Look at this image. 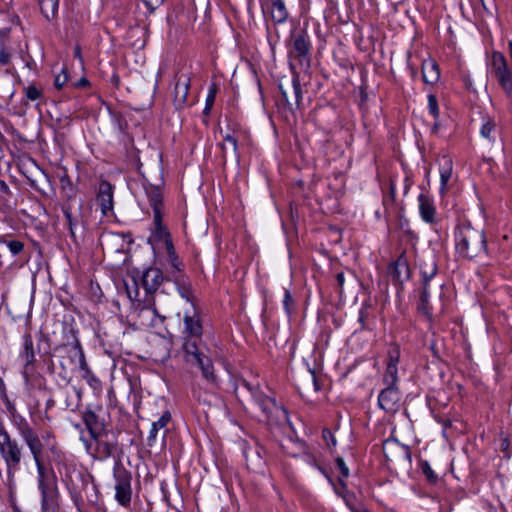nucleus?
I'll use <instances>...</instances> for the list:
<instances>
[{"mask_svg":"<svg viewBox=\"0 0 512 512\" xmlns=\"http://www.w3.org/2000/svg\"><path fill=\"white\" fill-rule=\"evenodd\" d=\"M183 345L184 360L187 363L198 366L201 369L203 377L214 382L216 376L211 359L204 354V344L202 342L203 327L200 316L196 308L191 305L186 310L183 317Z\"/></svg>","mask_w":512,"mask_h":512,"instance_id":"nucleus-1","label":"nucleus"},{"mask_svg":"<svg viewBox=\"0 0 512 512\" xmlns=\"http://www.w3.org/2000/svg\"><path fill=\"white\" fill-rule=\"evenodd\" d=\"M15 427L23 442L28 447L37 468L38 487L42 496V509L44 512L54 510L57 499V489L55 485L45 481V467L43 463L45 441H48L49 434L40 437L28 421L22 417L18 421H15Z\"/></svg>","mask_w":512,"mask_h":512,"instance_id":"nucleus-2","label":"nucleus"},{"mask_svg":"<svg viewBox=\"0 0 512 512\" xmlns=\"http://www.w3.org/2000/svg\"><path fill=\"white\" fill-rule=\"evenodd\" d=\"M163 279L162 271L155 267L146 269L141 277V283L146 296L143 300V307L139 311V316L147 317L149 314H152L153 317L150 319L151 325H154L155 318H158L161 322L166 319V316L161 312L167 311L168 302L166 301L165 293L158 291Z\"/></svg>","mask_w":512,"mask_h":512,"instance_id":"nucleus-3","label":"nucleus"},{"mask_svg":"<svg viewBox=\"0 0 512 512\" xmlns=\"http://www.w3.org/2000/svg\"><path fill=\"white\" fill-rule=\"evenodd\" d=\"M455 249L459 256L473 259L486 253V239L483 230L470 223L460 224L455 231Z\"/></svg>","mask_w":512,"mask_h":512,"instance_id":"nucleus-4","label":"nucleus"},{"mask_svg":"<svg viewBox=\"0 0 512 512\" xmlns=\"http://www.w3.org/2000/svg\"><path fill=\"white\" fill-rule=\"evenodd\" d=\"M0 456L5 464L9 482L14 481L25 457L23 445L3 427L0 426Z\"/></svg>","mask_w":512,"mask_h":512,"instance_id":"nucleus-5","label":"nucleus"},{"mask_svg":"<svg viewBox=\"0 0 512 512\" xmlns=\"http://www.w3.org/2000/svg\"><path fill=\"white\" fill-rule=\"evenodd\" d=\"M240 385L251 393L252 397L255 399L265 414L267 420H287V411L282 406L277 405L274 399L265 396L260 391L258 385H252L246 380H243Z\"/></svg>","mask_w":512,"mask_h":512,"instance_id":"nucleus-6","label":"nucleus"},{"mask_svg":"<svg viewBox=\"0 0 512 512\" xmlns=\"http://www.w3.org/2000/svg\"><path fill=\"white\" fill-rule=\"evenodd\" d=\"M383 452L390 467L395 469H409L411 467V451L409 446L403 445L394 438L383 442Z\"/></svg>","mask_w":512,"mask_h":512,"instance_id":"nucleus-7","label":"nucleus"},{"mask_svg":"<svg viewBox=\"0 0 512 512\" xmlns=\"http://www.w3.org/2000/svg\"><path fill=\"white\" fill-rule=\"evenodd\" d=\"M56 353L55 357L64 373L85 366L86 359L79 342L62 345L56 349Z\"/></svg>","mask_w":512,"mask_h":512,"instance_id":"nucleus-8","label":"nucleus"},{"mask_svg":"<svg viewBox=\"0 0 512 512\" xmlns=\"http://www.w3.org/2000/svg\"><path fill=\"white\" fill-rule=\"evenodd\" d=\"M311 49L310 37L305 30L293 33L289 42L288 56L296 60L301 66H309V54Z\"/></svg>","mask_w":512,"mask_h":512,"instance_id":"nucleus-9","label":"nucleus"},{"mask_svg":"<svg viewBox=\"0 0 512 512\" xmlns=\"http://www.w3.org/2000/svg\"><path fill=\"white\" fill-rule=\"evenodd\" d=\"M144 189L149 203L153 209V222L155 226V232L158 237L167 238L169 234L162 224V191L159 186H154L152 184H144Z\"/></svg>","mask_w":512,"mask_h":512,"instance_id":"nucleus-10","label":"nucleus"},{"mask_svg":"<svg viewBox=\"0 0 512 512\" xmlns=\"http://www.w3.org/2000/svg\"><path fill=\"white\" fill-rule=\"evenodd\" d=\"M115 479L116 500L122 506H127L131 501V473L120 463L117 462L113 468Z\"/></svg>","mask_w":512,"mask_h":512,"instance_id":"nucleus-11","label":"nucleus"},{"mask_svg":"<svg viewBox=\"0 0 512 512\" xmlns=\"http://www.w3.org/2000/svg\"><path fill=\"white\" fill-rule=\"evenodd\" d=\"M401 395L397 386L387 385L378 397L381 409L389 413H395L400 407Z\"/></svg>","mask_w":512,"mask_h":512,"instance_id":"nucleus-12","label":"nucleus"},{"mask_svg":"<svg viewBox=\"0 0 512 512\" xmlns=\"http://www.w3.org/2000/svg\"><path fill=\"white\" fill-rule=\"evenodd\" d=\"M400 359V350L398 346H393L388 351V363L383 377L386 385L396 386L398 382V362Z\"/></svg>","mask_w":512,"mask_h":512,"instance_id":"nucleus-13","label":"nucleus"},{"mask_svg":"<svg viewBox=\"0 0 512 512\" xmlns=\"http://www.w3.org/2000/svg\"><path fill=\"white\" fill-rule=\"evenodd\" d=\"M83 421L91 438L103 437L106 434L105 422L95 411L86 410L83 413Z\"/></svg>","mask_w":512,"mask_h":512,"instance_id":"nucleus-14","label":"nucleus"},{"mask_svg":"<svg viewBox=\"0 0 512 512\" xmlns=\"http://www.w3.org/2000/svg\"><path fill=\"white\" fill-rule=\"evenodd\" d=\"M262 8L275 24H282L288 19L289 13L284 0H269Z\"/></svg>","mask_w":512,"mask_h":512,"instance_id":"nucleus-15","label":"nucleus"},{"mask_svg":"<svg viewBox=\"0 0 512 512\" xmlns=\"http://www.w3.org/2000/svg\"><path fill=\"white\" fill-rule=\"evenodd\" d=\"M190 87V77L188 74H180L176 78L174 87V104L176 108L181 109L187 102V95Z\"/></svg>","mask_w":512,"mask_h":512,"instance_id":"nucleus-16","label":"nucleus"},{"mask_svg":"<svg viewBox=\"0 0 512 512\" xmlns=\"http://www.w3.org/2000/svg\"><path fill=\"white\" fill-rule=\"evenodd\" d=\"M97 201L104 215L113 209V187L108 181H102L99 184Z\"/></svg>","mask_w":512,"mask_h":512,"instance_id":"nucleus-17","label":"nucleus"},{"mask_svg":"<svg viewBox=\"0 0 512 512\" xmlns=\"http://www.w3.org/2000/svg\"><path fill=\"white\" fill-rule=\"evenodd\" d=\"M422 79L425 84L434 85L440 79V70L435 60L429 58L422 62Z\"/></svg>","mask_w":512,"mask_h":512,"instance_id":"nucleus-18","label":"nucleus"},{"mask_svg":"<svg viewBox=\"0 0 512 512\" xmlns=\"http://www.w3.org/2000/svg\"><path fill=\"white\" fill-rule=\"evenodd\" d=\"M171 420V414L169 411H165L162 416L157 420L154 421L151 425L149 435L147 438V443L149 446H152L157 439L159 431H163V436L166 434V426Z\"/></svg>","mask_w":512,"mask_h":512,"instance_id":"nucleus-19","label":"nucleus"},{"mask_svg":"<svg viewBox=\"0 0 512 512\" xmlns=\"http://www.w3.org/2000/svg\"><path fill=\"white\" fill-rule=\"evenodd\" d=\"M418 202L421 218L427 223H433L436 213L433 201L425 194H420Z\"/></svg>","mask_w":512,"mask_h":512,"instance_id":"nucleus-20","label":"nucleus"},{"mask_svg":"<svg viewBox=\"0 0 512 512\" xmlns=\"http://www.w3.org/2000/svg\"><path fill=\"white\" fill-rule=\"evenodd\" d=\"M20 358L24 362L25 369L33 366L35 363V351L33 340L30 334L23 335V350L20 352Z\"/></svg>","mask_w":512,"mask_h":512,"instance_id":"nucleus-21","label":"nucleus"},{"mask_svg":"<svg viewBox=\"0 0 512 512\" xmlns=\"http://www.w3.org/2000/svg\"><path fill=\"white\" fill-rule=\"evenodd\" d=\"M94 441H95V449L93 452L88 451L89 453H91L92 455H94V457L98 458V459H106L108 457H110L114 450H115V445L106 441V440H103V437H98V438H92Z\"/></svg>","mask_w":512,"mask_h":512,"instance_id":"nucleus-22","label":"nucleus"},{"mask_svg":"<svg viewBox=\"0 0 512 512\" xmlns=\"http://www.w3.org/2000/svg\"><path fill=\"white\" fill-rule=\"evenodd\" d=\"M101 245L109 251L120 252L124 248V239L118 233H107L101 237Z\"/></svg>","mask_w":512,"mask_h":512,"instance_id":"nucleus-23","label":"nucleus"},{"mask_svg":"<svg viewBox=\"0 0 512 512\" xmlns=\"http://www.w3.org/2000/svg\"><path fill=\"white\" fill-rule=\"evenodd\" d=\"M166 243V249L168 254V272L175 278V280H178V276L176 273H180L181 271V262L179 261L172 242L169 239L165 240Z\"/></svg>","mask_w":512,"mask_h":512,"instance_id":"nucleus-24","label":"nucleus"},{"mask_svg":"<svg viewBox=\"0 0 512 512\" xmlns=\"http://www.w3.org/2000/svg\"><path fill=\"white\" fill-rule=\"evenodd\" d=\"M452 176V160L443 156L440 162V191L444 193Z\"/></svg>","mask_w":512,"mask_h":512,"instance_id":"nucleus-25","label":"nucleus"},{"mask_svg":"<svg viewBox=\"0 0 512 512\" xmlns=\"http://www.w3.org/2000/svg\"><path fill=\"white\" fill-rule=\"evenodd\" d=\"M247 466L252 469H259L263 465V458L259 447H248L244 451Z\"/></svg>","mask_w":512,"mask_h":512,"instance_id":"nucleus-26","label":"nucleus"},{"mask_svg":"<svg viewBox=\"0 0 512 512\" xmlns=\"http://www.w3.org/2000/svg\"><path fill=\"white\" fill-rule=\"evenodd\" d=\"M41 13L48 20L55 18L58 11L59 0H38Z\"/></svg>","mask_w":512,"mask_h":512,"instance_id":"nucleus-27","label":"nucleus"},{"mask_svg":"<svg viewBox=\"0 0 512 512\" xmlns=\"http://www.w3.org/2000/svg\"><path fill=\"white\" fill-rule=\"evenodd\" d=\"M62 211H63L64 216L68 222L70 234L73 238H75V228L78 224V217L76 215H74V213L72 211V207L68 202L63 203Z\"/></svg>","mask_w":512,"mask_h":512,"instance_id":"nucleus-28","label":"nucleus"},{"mask_svg":"<svg viewBox=\"0 0 512 512\" xmlns=\"http://www.w3.org/2000/svg\"><path fill=\"white\" fill-rule=\"evenodd\" d=\"M220 148L222 150L224 159L226 158L228 153L236 154L238 148L237 140L230 134H227L224 137L222 143H220Z\"/></svg>","mask_w":512,"mask_h":512,"instance_id":"nucleus-29","label":"nucleus"},{"mask_svg":"<svg viewBox=\"0 0 512 512\" xmlns=\"http://www.w3.org/2000/svg\"><path fill=\"white\" fill-rule=\"evenodd\" d=\"M82 371V377L87 381V383L94 389L98 388L100 385L99 379L92 373L87 362H85V366H81L79 368Z\"/></svg>","mask_w":512,"mask_h":512,"instance_id":"nucleus-30","label":"nucleus"},{"mask_svg":"<svg viewBox=\"0 0 512 512\" xmlns=\"http://www.w3.org/2000/svg\"><path fill=\"white\" fill-rule=\"evenodd\" d=\"M495 130H496V123L493 120H491L490 118H488L482 124L480 133L484 138H486L488 140H494L493 132H495Z\"/></svg>","mask_w":512,"mask_h":512,"instance_id":"nucleus-31","label":"nucleus"},{"mask_svg":"<svg viewBox=\"0 0 512 512\" xmlns=\"http://www.w3.org/2000/svg\"><path fill=\"white\" fill-rule=\"evenodd\" d=\"M419 309L427 316H430L431 308L429 306V289L427 284L423 286V290L420 297Z\"/></svg>","mask_w":512,"mask_h":512,"instance_id":"nucleus-32","label":"nucleus"},{"mask_svg":"<svg viewBox=\"0 0 512 512\" xmlns=\"http://www.w3.org/2000/svg\"><path fill=\"white\" fill-rule=\"evenodd\" d=\"M24 94H25L26 99H28L30 101H36V100L42 98V96H43L42 89L37 87L34 84L24 87Z\"/></svg>","mask_w":512,"mask_h":512,"instance_id":"nucleus-33","label":"nucleus"},{"mask_svg":"<svg viewBox=\"0 0 512 512\" xmlns=\"http://www.w3.org/2000/svg\"><path fill=\"white\" fill-rule=\"evenodd\" d=\"M436 272L437 268L434 262H431L429 265L421 268L423 286H425V284L428 285L429 280L435 276Z\"/></svg>","mask_w":512,"mask_h":512,"instance_id":"nucleus-34","label":"nucleus"},{"mask_svg":"<svg viewBox=\"0 0 512 512\" xmlns=\"http://www.w3.org/2000/svg\"><path fill=\"white\" fill-rule=\"evenodd\" d=\"M125 287H126V292H127L129 299L130 300H138L139 289H138L137 281L133 278L131 284H129L127 282L125 283Z\"/></svg>","mask_w":512,"mask_h":512,"instance_id":"nucleus-35","label":"nucleus"},{"mask_svg":"<svg viewBox=\"0 0 512 512\" xmlns=\"http://www.w3.org/2000/svg\"><path fill=\"white\" fill-rule=\"evenodd\" d=\"M292 91L294 95V102L295 105L298 107L300 104V101L302 99V90L301 85L297 77H294L292 79Z\"/></svg>","mask_w":512,"mask_h":512,"instance_id":"nucleus-36","label":"nucleus"},{"mask_svg":"<svg viewBox=\"0 0 512 512\" xmlns=\"http://www.w3.org/2000/svg\"><path fill=\"white\" fill-rule=\"evenodd\" d=\"M428 109L434 118L439 116L438 102L435 95H428Z\"/></svg>","mask_w":512,"mask_h":512,"instance_id":"nucleus-37","label":"nucleus"},{"mask_svg":"<svg viewBox=\"0 0 512 512\" xmlns=\"http://www.w3.org/2000/svg\"><path fill=\"white\" fill-rule=\"evenodd\" d=\"M7 246L13 255H17V254L21 253L24 248L23 242L18 241V240L9 241L7 243Z\"/></svg>","mask_w":512,"mask_h":512,"instance_id":"nucleus-38","label":"nucleus"},{"mask_svg":"<svg viewBox=\"0 0 512 512\" xmlns=\"http://www.w3.org/2000/svg\"><path fill=\"white\" fill-rule=\"evenodd\" d=\"M335 465L342 478H347L349 476V469L341 457L336 458Z\"/></svg>","mask_w":512,"mask_h":512,"instance_id":"nucleus-39","label":"nucleus"},{"mask_svg":"<svg viewBox=\"0 0 512 512\" xmlns=\"http://www.w3.org/2000/svg\"><path fill=\"white\" fill-rule=\"evenodd\" d=\"M215 95H216V87H215V85H213L207 95V98H206V107L204 110L205 113H209V111L214 103Z\"/></svg>","mask_w":512,"mask_h":512,"instance_id":"nucleus-40","label":"nucleus"},{"mask_svg":"<svg viewBox=\"0 0 512 512\" xmlns=\"http://www.w3.org/2000/svg\"><path fill=\"white\" fill-rule=\"evenodd\" d=\"M283 306L288 314H290L293 310V299L291 297V294L288 290H285L284 293V299H283Z\"/></svg>","mask_w":512,"mask_h":512,"instance_id":"nucleus-41","label":"nucleus"},{"mask_svg":"<svg viewBox=\"0 0 512 512\" xmlns=\"http://www.w3.org/2000/svg\"><path fill=\"white\" fill-rule=\"evenodd\" d=\"M322 436L328 446H336V439L329 429H323Z\"/></svg>","mask_w":512,"mask_h":512,"instance_id":"nucleus-42","label":"nucleus"},{"mask_svg":"<svg viewBox=\"0 0 512 512\" xmlns=\"http://www.w3.org/2000/svg\"><path fill=\"white\" fill-rule=\"evenodd\" d=\"M422 470L430 482H435L437 480V478H438L437 475L434 473V471L432 470V468L429 466L428 463L425 462L422 465Z\"/></svg>","mask_w":512,"mask_h":512,"instance_id":"nucleus-43","label":"nucleus"},{"mask_svg":"<svg viewBox=\"0 0 512 512\" xmlns=\"http://www.w3.org/2000/svg\"><path fill=\"white\" fill-rule=\"evenodd\" d=\"M10 62V54L6 51L5 47L0 48V64L6 65Z\"/></svg>","mask_w":512,"mask_h":512,"instance_id":"nucleus-44","label":"nucleus"},{"mask_svg":"<svg viewBox=\"0 0 512 512\" xmlns=\"http://www.w3.org/2000/svg\"><path fill=\"white\" fill-rule=\"evenodd\" d=\"M148 9L151 11L155 10L158 6L163 3V0H142Z\"/></svg>","mask_w":512,"mask_h":512,"instance_id":"nucleus-45","label":"nucleus"},{"mask_svg":"<svg viewBox=\"0 0 512 512\" xmlns=\"http://www.w3.org/2000/svg\"><path fill=\"white\" fill-rule=\"evenodd\" d=\"M74 427L77 430H80V432H81L80 440L84 443V445L86 447V450L90 451L92 449V444L83 436V430L81 429V425L80 424H75Z\"/></svg>","mask_w":512,"mask_h":512,"instance_id":"nucleus-46","label":"nucleus"},{"mask_svg":"<svg viewBox=\"0 0 512 512\" xmlns=\"http://www.w3.org/2000/svg\"><path fill=\"white\" fill-rule=\"evenodd\" d=\"M389 190H390V193H389V196H386L384 198V204L387 205L388 202L390 203H393L394 202V198H395V187L393 185L392 182H390L389 184Z\"/></svg>","mask_w":512,"mask_h":512,"instance_id":"nucleus-47","label":"nucleus"},{"mask_svg":"<svg viewBox=\"0 0 512 512\" xmlns=\"http://www.w3.org/2000/svg\"><path fill=\"white\" fill-rule=\"evenodd\" d=\"M66 80H67V76L65 74L57 75L55 78V82H54L55 87L57 89H61L65 85Z\"/></svg>","mask_w":512,"mask_h":512,"instance_id":"nucleus-48","label":"nucleus"},{"mask_svg":"<svg viewBox=\"0 0 512 512\" xmlns=\"http://www.w3.org/2000/svg\"><path fill=\"white\" fill-rule=\"evenodd\" d=\"M366 318H367V311L365 309H361L359 312L358 321L361 324L362 328H365Z\"/></svg>","mask_w":512,"mask_h":512,"instance_id":"nucleus-49","label":"nucleus"},{"mask_svg":"<svg viewBox=\"0 0 512 512\" xmlns=\"http://www.w3.org/2000/svg\"><path fill=\"white\" fill-rule=\"evenodd\" d=\"M400 268H403V269H405L406 271L408 270V267H407V265H406V262H405V260H403V259H398V260L396 261V263H395V269H396V270H398V269H400Z\"/></svg>","mask_w":512,"mask_h":512,"instance_id":"nucleus-50","label":"nucleus"},{"mask_svg":"<svg viewBox=\"0 0 512 512\" xmlns=\"http://www.w3.org/2000/svg\"><path fill=\"white\" fill-rule=\"evenodd\" d=\"M280 90H281V94H282V97L284 99V101L288 104V105H291V102H290V99H289V96H288V93L286 90L283 89V86L280 85L279 86Z\"/></svg>","mask_w":512,"mask_h":512,"instance_id":"nucleus-51","label":"nucleus"},{"mask_svg":"<svg viewBox=\"0 0 512 512\" xmlns=\"http://www.w3.org/2000/svg\"><path fill=\"white\" fill-rule=\"evenodd\" d=\"M336 280L339 287L342 288L344 285V273H338L336 276Z\"/></svg>","mask_w":512,"mask_h":512,"instance_id":"nucleus-52","label":"nucleus"},{"mask_svg":"<svg viewBox=\"0 0 512 512\" xmlns=\"http://www.w3.org/2000/svg\"><path fill=\"white\" fill-rule=\"evenodd\" d=\"M310 378L315 386V390H318L317 381L314 373H310Z\"/></svg>","mask_w":512,"mask_h":512,"instance_id":"nucleus-53","label":"nucleus"},{"mask_svg":"<svg viewBox=\"0 0 512 512\" xmlns=\"http://www.w3.org/2000/svg\"><path fill=\"white\" fill-rule=\"evenodd\" d=\"M88 84V80L85 79V78H82L79 80V85H87Z\"/></svg>","mask_w":512,"mask_h":512,"instance_id":"nucleus-54","label":"nucleus"},{"mask_svg":"<svg viewBox=\"0 0 512 512\" xmlns=\"http://www.w3.org/2000/svg\"><path fill=\"white\" fill-rule=\"evenodd\" d=\"M80 54H81L80 47H79V46H77V47L75 48V56H76V57H80Z\"/></svg>","mask_w":512,"mask_h":512,"instance_id":"nucleus-55","label":"nucleus"}]
</instances>
